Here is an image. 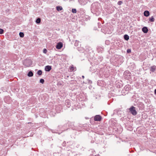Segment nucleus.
Segmentation results:
<instances>
[{
    "mask_svg": "<svg viewBox=\"0 0 156 156\" xmlns=\"http://www.w3.org/2000/svg\"><path fill=\"white\" fill-rule=\"evenodd\" d=\"M67 124L68 125V126H69L70 128H72V129L76 130L78 131H80V129H79L77 127L74 126L73 122H68L66 123L65 124L62 126V125H59L58 126V128L59 129H62L61 130L62 131L61 132H62L66 130V129L64 127H67Z\"/></svg>",
    "mask_w": 156,
    "mask_h": 156,
    "instance_id": "f257e3e1",
    "label": "nucleus"
},
{
    "mask_svg": "<svg viewBox=\"0 0 156 156\" xmlns=\"http://www.w3.org/2000/svg\"><path fill=\"white\" fill-rule=\"evenodd\" d=\"M98 4L97 3H94L91 6V10L93 12H97L98 9Z\"/></svg>",
    "mask_w": 156,
    "mask_h": 156,
    "instance_id": "f03ea898",
    "label": "nucleus"
},
{
    "mask_svg": "<svg viewBox=\"0 0 156 156\" xmlns=\"http://www.w3.org/2000/svg\"><path fill=\"white\" fill-rule=\"evenodd\" d=\"M130 113L134 115H135L137 114V112L135 109V107L133 106H132L129 109Z\"/></svg>",
    "mask_w": 156,
    "mask_h": 156,
    "instance_id": "7ed1b4c3",
    "label": "nucleus"
},
{
    "mask_svg": "<svg viewBox=\"0 0 156 156\" xmlns=\"http://www.w3.org/2000/svg\"><path fill=\"white\" fill-rule=\"evenodd\" d=\"M131 75V73L128 71L125 72L124 73L125 78L128 80H129L130 78Z\"/></svg>",
    "mask_w": 156,
    "mask_h": 156,
    "instance_id": "20e7f679",
    "label": "nucleus"
},
{
    "mask_svg": "<svg viewBox=\"0 0 156 156\" xmlns=\"http://www.w3.org/2000/svg\"><path fill=\"white\" fill-rule=\"evenodd\" d=\"M101 31L102 32H103L105 34H109L111 33V31L108 30V29L107 28L104 27L102 28Z\"/></svg>",
    "mask_w": 156,
    "mask_h": 156,
    "instance_id": "39448f33",
    "label": "nucleus"
},
{
    "mask_svg": "<svg viewBox=\"0 0 156 156\" xmlns=\"http://www.w3.org/2000/svg\"><path fill=\"white\" fill-rule=\"evenodd\" d=\"M23 64L26 67L30 66L31 65V61L30 60H26L23 62Z\"/></svg>",
    "mask_w": 156,
    "mask_h": 156,
    "instance_id": "423d86ee",
    "label": "nucleus"
},
{
    "mask_svg": "<svg viewBox=\"0 0 156 156\" xmlns=\"http://www.w3.org/2000/svg\"><path fill=\"white\" fill-rule=\"evenodd\" d=\"M102 119V117L100 115H95L94 118V120L95 121H100Z\"/></svg>",
    "mask_w": 156,
    "mask_h": 156,
    "instance_id": "0eeeda50",
    "label": "nucleus"
},
{
    "mask_svg": "<svg viewBox=\"0 0 156 156\" xmlns=\"http://www.w3.org/2000/svg\"><path fill=\"white\" fill-rule=\"evenodd\" d=\"M55 109L56 112L57 113H60L62 110V107L60 105L57 106Z\"/></svg>",
    "mask_w": 156,
    "mask_h": 156,
    "instance_id": "6e6552de",
    "label": "nucleus"
},
{
    "mask_svg": "<svg viewBox=\"0 0 156 156\" xmlns=\"http://www.w3.org/2000/svg\"><path fill=\"white\" fill-rule=\"evenodd\" d=\"M63 46V44L61 42H59L57 43L56 46V48L60 49Z\"/></svg>",
    "mask_w": 156,
    "mask_h": 156,
    "instance_id": "1a4fd4ad",
    "label": "nucleus"
},
{
    "mask_svg": "<svg viewBox=\"0 0 156 156\" xmlns=\"http://www.w3.org/2000/svg\"><path fill=\"white\" fill-rule=\"evenodd\" d=\"M51 69V67L50 66H47L45 68V70L46 71L49 72Z\"/></svg>",
    "mask_w": 156,
    "mask_h": 156,
    "instance_id": "9d476101",
    "label": "nucleus"
},
{
    "mask_svg": "<svg viewBox=\"0 0 156 156\" xmlns=\"http://www.w3.org/2000/svg\"><path fill=\"white\" fill-rule=\"evenodd\" d=\"M156 70V66H151L150 68V71L151 72H154Z\"/></svg>",
    "mask_w": 156,
    "mask_h": 156,
    "instance_id": "9b49d317",
    "label": "nucleus"
},
{
    "mask_svg": "<svg viewBox=\"0 0 156 156\" xmlns=\"http://www.w3.org/2000/svg\"><path fill=\"white\" fill-rule=\"evenodd\" d=\"M65 104L68 108L70 107L71 106L70 101L69 100H66L65 101Z\"/></svg>",
    "mask_w": 156,
    "mask_h": 156,
    "instance_id": "f8f14e48",
    "label": "nucleus"
},
{
    "mask_svg": "<svg viewBox=\"0 0 156 156\" xmlns=\"http://www.w3.org/2000/svg\"><path fill=\"white\" fill-rule=\"evenodd\" d=\"M142 31L144 33H147L148 30L147 27H144L142 28Z\"/></svg>",
    "mask_w": 156,
    "mask_h": 156,
    "instance_id": "ddd939ff",
    "label": "nucleus"
},
{
    "mask_svg": "<svg viewBox=\"0 0 156 156\" xmlns=\"http://www.w3.org/2000/svg\"><path fill=\"white\" fill-rule=\"evenodd\" d=\"M144 15L146 16L147 17L150 15V12L149 11L146 10L144 11Z\"/></svg>",
    "mask_w": 156,
    "mask_h": 156,
    "instance_id": "4468645a",
    "label": "nucleus"
},
{
    "mask_svg": "<svg viewBox=\"0 0 156 156\" xmlns=\"http://www.w3.org/2000/svg\"><path fill=\"white\" fill-rule=\"evenodd\" d=\"M155 21V19L153 16H152L151 17L149 18L148 23L150 22H154Z\"/></svg>",
    "mask_w": 156,
    "mask_h": 156,
    "instance_id": "2eb2a0df",
    "label": "nucleus"
},
{
    "mask_svg": "<svg viewBox=\"0 0 156 156\" xmlns=\"http://www.w3.org/2000/svg\"><path fill=\"white\" fill-rule=\"evenodd\" d=\"M56 10L58 11H59L62 9V6H57L56 7Z\"/></svg>",
    "mask_w": 156,
    "mask_h": 156,
    "instance_id": "dca6fc26",
    "label": "nucleus"
},
{
    "mask_svg": "<svg viewBox=\"0 0 156 156\" xmlns=\"http://www.w3.org/2000/svg\"><path fill=\"white\" fill-rule=\"evenodd\" d=\"M125 89L126 91H128L130 90L131 88L129 85H126L125 86Z\"/></svg>",
    "mask_w": 156,
    "mask_h": 156,
    "instance_id": "f3484780",
    "label": "nucleus"
},
{
    "mask_svg": "<svg viewBox=\"0 0 156 156\" xmlns=\"http://www.w3.org/2000/svg\"><path fill=\"white\" fill-rule=\"evenodd\" d=\"M124 38L125 40L128 41L129 39V37L128 35L125 34L124 36Z\"/></svg>",
    "mask_w": 156,
    "mask_h": 156,
    "instance_id": "a211bd4d",
    "label": "nucleus"
},
{
    "mask_svg": "<svg viewBox=\"0 0 156 156\" xmlns=\"http://www.w3.org/2000/svg\"><path fill=\"white\" fill-rule=\"evenodd\" d=\"M27 76L29 77H32L33 76V73L32 71H30L28 72Z\"/></svg>",
    "mask_w": 156,
    "mask_h": 156,
    "instance_id": "6ab92c4d",
    "label": "nucleus"
},
{
    "mask_svg": "<svg viewBox=\"0 0 156 156\" xmlns=\"http://www.w3.org/2000/svg\"><path fill=\"white\" fill-rule=\"evenodd\" d=\"M41 21V19L39 18H38L36 19V23H37V24H39L40 23Z\"/></svg>",
    "mask_w": 156,
    "mask_h": 156,
    "instance_id": "aec40b11",
    "label": "nucleus"
},
{
    "mask_svg": "<svg viewBox=\"0 0 156 156\" xmlns=\"http://www.w3.org/2000/svg\"><path fill=\"white\" fill-rule=\"evenodd\" d=\"M42 71L40 70H39L37 72V74L39 76L41 75L42 74Z\"/></svg>",
    "mask_w": 156,
    "mask_h": 156,
    "instance_id": "412c9836",
    "label": "nucleus"
},
{
    "mask_svg": "<svg viewBox=\"0 0 156 156\" xmlns=\"http://www.w3.org/2000/svg\"><path fill=\"white\" fill-rule=\"evenodd\" d=\"M79 42H78L76 40L75 41V42L74 43V45L75 46H78L79 45Z\"/></svg>",
    "mask_w": 156,
    "mask_h": 156,
    "instance_id": "4be33fe9",
    "label": "nucleus"
},
{
    "mask_svg": "<svg viewBox=\"0 0 156 156\" xmlns=\"http://www.w3.org/2000/svg\"><path fill=\"white\" fill-rule=\"evenodd\" d=\"M19 35L20 37H24V34L23 33L20 32L19 33Z\"/></svg>",
    "mask_w": 156,
    "mask_h": 156,
    "instance_id": "5701e85b",
    "label": "nucleus"
},
{
    "mask_svg": "<svg viewBox=\"0 0 156 156\" xmlns=\"http://www.w3.org/2000/svg\"><path fill=\"white\" fill-rule=\"evenodd\" d=\"M75 68H74L73 66H71L70 67V70L71 71H75Z\"/></svg>",
    "mask_w": 156,
    "mask_h": 156,
    "instance_id": "b1692460",
    "label": "nucleus"
},
{
    "mask_svg": "<svg viewBox=\"0 0 156 156\" xmlns=\"http://www.w3.org/2000/svg\"><path fill=\"white\" fill-rule=\"evenodd\" d=\"M72 12L73 13H76V9H73L72 10Z\"/></svg>",
    "mask_w": 156,
    "mask_h": 156,
    "instance_id": "393cba45",
    "label": "nucleus"
},
{
    "mask_svg": "<svg viewBox=\"0 0 156 156\" xmlns=\"http://www.w3.org/2000/svg\"><path fill=\"white\" fill-rule=\"evenodd\" d=\"M44 82V80L43 79H41L40 80V83L43 84Z\"/></svg>",
    "mask_w": 156,
    "mask_h": 156,
    "instance_id": "a878e982",
    "label": "nucleus"
},
{
    "mask_svg": "<svg viewBox=\"0 0 156 156\" xmlns=\"http://www.w3.org/2000/svg\"><path fill=\"white\" fill-rule=\"evenodd\" d=\"M4 33V30L0 28V34H3Z\"/></svg>",
    "mask_w": 156,
    "mask_h": 156,
    "instance_id": "bb28decb",
    "label": "nucleus"
},
{
    "mask_svg": "<svg viewBox=\"0 0 156 156\" xmlns=\"http://www.w3.org/2000/svg\"><path fill=\"white\" fill-rule=\"evenodd\" d=\"M47 52V50L45 48H44L43 50V52L45 54Z\"/></svg>",
    "mask_w": 156,
    "mask_h": 156,
    "instance_id": "cd10ccee",
    "label": "nucleus"
},
{
    "mask_svg": "<svg viewBox=\"0 0 156 156\" xmlns=\"http://www.w3.org/2000/svg\"><path fill=\"white\" fill-rule=\"evenodd\" d=\"M66 143L65 141H64L63 143L62 144V146H63V147H65L66 146Z\"/></svg>",
    "mask_w": 156,
    "mask_h": 156,
    "instance_id": "c85d7f7f",
    "label": "nucleus"
},
{
    "mask_svg": "<svg viewBox=\"0 0 156 156\" xmlns=\"http://www.w3.org/2000/svg\"><path fill=\"white\" fill-rule=\"evenodd\" d=\"M122 3V2L121 1H119L118 2V4L119 5H121Z\"/></svg>",
    "mask_w": 156,
    "mask_h": 156,
    "instance_id": "c756f323",
    "label": "nucleus"
},
{
    "mask_svg": "<svg viewBox=\"0 0 156 156\" xmlns=\"http://www.w3.org/2000/svg\"><path fill=\"white\" fill-rule=\"evenodd\" d=\"M127 52L128 53H129L131 52V50L130 49H128L127 50Z\"/></svg>",
    "mask_w": 156,
    "mask_h": 156,
    "instance_id": "7c9ffc66",
    "label": "nucleus"
},
{
    "mask_svg": "<svg viewBox=\"0 0 156 156\" xmlns=\"http://www.w3.org/2000/svg\"><path fill=\"white\" fill-rule=\"evenodd\" d=\"M136 85L137 86H139L140 85V83H139L136 82Z\"/></svg>",
    "mask_w": 156,
    "mask_h": 156,
    "instance_id": "2f4dec72",
    "label": "nucleus"
},
{
    "mask_svg": "<svg viewBox=\"0 0 156 156\" xmlns=\"http://www.w3.org/2000/svg\"><path fill=\"white\" fill-rule=\"evenodd\" d=\"M117 87H118V88H120V86L118 84L117 85Z\"/></svg>",
    "mask_w": 156,
    "mask_h": 156,
    "instance_id": "473e14b6",
    "label": "nucleus"
},
{
    "mask_svg": "<svg viewBox=\"0 0 156 156\" xmlns=\"http://www.w3.org/2000/svg\"><path fill=\"white\" fill-rule=\"evenodd\" d=\"M154 94L156 95V89L154 90Z\"/></svg>",
    "mask_w": 156,
    "mask_h": 156,
    "instance_id": "72a5a7b5",
    "label": "nucleus"
},
{
    "mask_svg": "<svg viewBox=\"0 0 156 156\" xmlns=\"http://www.w3.org/2000/svg\"><path fill=\"white\" fill-rule=\"evenodd\" d=\"M82 77L83 78V79H84V76H82Z\"/></svg>",
    "mask_w": 156,
    "mask_h": 156,
    "instance_id": "f704fd0d",
    "label": "nucleus"
},
{
    "mask_svg": "<svg viewBox=\"0 0 156 156\" xmlns=\"http://www.w3.org/2000/svg\"><path fill=\"white\" fill-rule=\"evenodd\" d=\"M5 99H6V98H5V99H4V100H5V101H5Z\"/></svg>",
    "mask_w": 156,
    "mask_h": 156,
    "instance_id": "c9c22d12",
    "label": "nucleus"
},
{
    "mask_svg": "<svg viewBox=\"0 0 156 156\" xmlns=\"http://www.w3.org/2000/svg\"><path fill=\"white\" fill-rule=\"evenodd\" d=\"M98 27H99V28L101 27H100V26H98Z\"/></svg>",
    "mask_w": 156,
    "mask_h": 156,
    "instance_id": "e433bc0d",
    "label": "nucleus"
},
{
    "mask_svg": "<svg viewBox=\"0 0 156 156\" xmlns=\"http://www.w3.org/2000/svg\"><path fill=\"white\" fill-rule=\"evenodd\" d=\"M87 50V52H88V50Z\"/></svg>",
    "mask_w": 156,
    "mask_h": 156,
    "instance_id": "4c0bfd02",
    "label": "nucleus"
},
{
    "mask_svg": "<svg viewBox=\"0 0 156 156\" xmlns=\"http://www.w3.org/2000/svg\"><path fill=\"white\" fill-rule=\"evenodd\" d=\"M98 26H100V25H99V23H98Z\"/></svg>",
    "mask_w": 156,
    "mask_h": 156,
    "instance_id": "58836bf2",
    "label": "nucleus"
},
{
    "mask_svg": "<svg viewBox=\"0 0 156 156\" xmlns=\"http://www.w3.org/2000/svg\"><path fill=\"white\" fill-rule=\"evenodd\" d=\"M81 126H82V125H81V126H80L81 127Z\"/></svg>",
    "mask_w": 156,
    "mask_h": 156,
    "instance_id": "ea45409f",
    "label": "nucleus"
},
{
    "mask_svg": "<svg viewBox=\"0 0 156 156\" xmlns=\"http://www.w3.org/2000/svg\"><path fill=\"white\" fill-rule=\"evenodd\" d=\"M107 41H106V42H105L106 43V42H107Z\"/></svg>",
    "mask_w": 156,
    "mask_h": 156,
    "instance_id": "a19ab883",
    "label": "nucleus"
}]
</instances>
